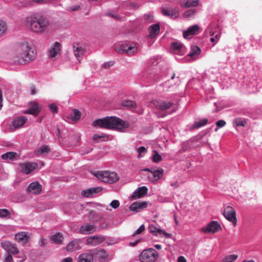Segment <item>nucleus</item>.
<instances>
[{"label": "nucleus", "instance_id": "obj_1", "mask_svg": "<svg viewBox=\"0 0 262 262\" xmlns=\"http://www.w3.org/2000/svg\"><path fill=\"white\" fill-rule=\"evenodd\" d=\"M92 125L95 127L123 132L125 129L129 127V123L114 116H107L102 119L95 120L92 123Z\"/></svg>", "mask_w": 262, "mask_h": 262}, {"label": "nucleus", "instance_id": "obj_2", "mask_svg": "<svg viewBox=\"0 0 262 262\" xmlns=\"http://www.w3.org/2000/svg\"><path fill=\"white\" fill-rule=\"evenodd\" d=\"M25 23L26 26L34 33L41 34L49 31V19L39 14H33L27 17Z\"/></svg>", "mask_w": 262, "mask_h": 262}, {"label": "nucleus", "instance_id": "obj_3", "mask_svg": "<svg viewBox=\"0 0 262 262\" xmlns=\"http://www.w3.org/2000/svg\"><path fill=\"white\" fill-rule=\"evenodd\" d=\"M35 54L28 42L18 44L15 48L13 59L21 64L29 62L35 58Z\"/></svg>", "mask_w": 262, "mask_h": 262}, {"label": "nucleus", "instance_id": "obj_4", "mask_svg": "<svg viewBox=\"0 0 262 262\" xmlns=\"http://www.w3.org/2000/svg\"><path fill=\"white\" fill-rule=\"evenodd\" d=\"M93 174L99 180L106 183H114L119 179L117 174L115 172L98 171Z\"/></svg>", "mask_w": 262, "mask_h": 262}, {"label": "nucleus", "instance_id": "obj_5", "mask_svg": "<svg viewBox=\"0 0 262 262\" xmlns=\"http://www.w3.org/2000/svg\"><path fill=\"white\" fill-rule=\"evenodd\" d=\"M141 262H154L159 257L158 253L153 248L144 250L139 256Z\"/></svg>", "mask_w": 262, "mask_h": 262}, {"label": "nucleus", "instance_id": "obj_6", "mask_svg": "<svg viewBox=\"0 0 262 262\" xmlns=\"http://www.w3.org/2000/svg\"><path fill=\"white\" fill-rule=\"evenodd\" d=\"M114 49L119 53H126L128 55H132L136 52L137 48L135 46L130 47L127 44L116 43L114 45Z\"/></svg>", "mask_w": 262, "mask_h": 262}, {"label": "nucleus", "instance_id": "obj_7", "mask_svg": "<svg viewBox=\"0 0 262 262\" xmlns=\"http://www.w3.org/2000/svg\"><path fill=\"white\" fill-rule=\"evenodd\" d=\"M223 214L227 220L232 223L234 226L236 225V212L234 208L230 206H226L223 211Z\"/></svg>", "mask_w": 262, "mask_h": 262}, {"label": "nucleus", "instance_id": "obj_8", "mask_svg": "<svg viewBox=\"0 0 262 262\" xmlns=\"http://www.w3.org/2000/svg\"><path fill=\"white\" fill-rule=\"evenodd\" d=\"M19 167L21 172L28 174L37 168L38 164L36 162H27L19 163Z\"/></svg>", "mask_w": 262, "mask_h": 262}, {"label": "nucleus", "instance_id": "obj_9", "mask_svg": "<svg viewBox=\"0 0 262 262\" xmlns=\"http://www.w3.org/2000/svg\"><path fill=\"white\" fill-rule=\"evenodd\" d=\"M1 245L2 247L8 254L15 255L19 253V251L15 244L12 243L9 241H5L2 242Z\"/></svg>", "mask_w": 262, "mask_h": 262}, {"label": "nucleus", "instance_id": "obj_10", "mask_svg": "<svg viewBox=\"0 0 262 262\" xmlns=\"http://www.w3.org/2000/svg\"><path fill=\"white\" fill-rule=\"evenodd\" d=\"M221 228L220 224L216 221H211L206 227L202 229L205 233H214Z\"/></svg>", "mask_w": 262, "mask_h": 262}, {"label": "nucleus", "instance_id": "obj_11", "mask_svg": "<svg viewBox=\"0 0 262 262\" xmlns=\"http://www.w3.org/2000/svg\"><path fill=\"white\" fill-rule=\"evenodd\" d=\"M61 44L59 42H55L49 50V57L51 58H56L61 54Z\"/></svg>", "mask_w": 262, "mask_h": 262}, {"label": "nucleus", "instance_id": "obj_12", "mask_svg": "<svg viewBox=\"0 0 262 262\" xmlns=\"http://www.w3.org/2000/svg\"><path fill=\"white\" fill-rule=\"evenodd\" d=\"M41 107L36 101H33L29 103V108L25 113L30 115H38L41 112Z\"/></svg>", "mask_w": 262, "mask_h": 262}, {"label": "nucleus", "instance_id": "obj_13", "mask_svg": "<svg viewBox=\"0 0 262 262\" xmlns=\"http://www.w3.org/2000/svg\"><path fill=\"white\" fill-rule=\"evenodd\" d=\"M28 121V118L25 116H20L15 118L12 122V130L22 127Z\"/></svg>", "mask_w": 262, "mask_h": 262}, {"label": "nucleus", "instance_id": "obj_14", "mask_svg": "<svg viewBox=\"0 0 262 262\" xmlns=\"http://www.w3.org/2000/svg\"><path fill=\"white\" fill-rule=\"evenodd\" d=\"M95 250H91L81 254L78 257V262H94Z\"/></svg>", "mask_w": 262, "mask_h": 262}, {"label": "nucleus", "instance_id": "obj_15", "mask_svg": "<svg viewBox=\"0 0 262 262\" xmlns=\"http://www.w3.org/2000/svg\"><path fill=\"white\" fill-rule=\"evenodd\" d=\"M105 239L104 236L102 235H95L89 237L86 240V244L92 246H96L103 242Z\"/></svg>", "mask_w": 262, "mask_h": 262}, {"label": "nucleus", "instance_id": "obj_16", "mask_svg": "<svg viewBox=\"0 0 262 262\" xmlns=\"http://www.w3.org/2000/svg\"><path fill=\"white\" fill-rule=\"evenodd\" d=\"M73 50L75 57L80 62L82 58V56L85 52L84 49L79 43H74L73 45Z\"/></svg>", "mask_w": 262, "mask_h": 262}, {"label": "nucleus", "instance_id": "obj_17", "mask_svg": "<svg viewBox=\"0 0 262 262\" xmlns=\"http://www.w3.org/2000/svg\"><path fill=\"white\" fill-rule=\"evenodd\" d=\"M149 232L155 236H158L162 234L165 237L170 238L172 236L171 233H167L165 231H163L159 228L156 227L155 225H150L148 227Z\"/></svg>", "mask_w": 262, "mask_h": 262}, {"label": "nucleus", "instance_id": "obj_18", "mask_svg": "<svg viewBox=\"0 0 262 262\" xmlns=\"http://www.w3.org/2000/svg\"><path fill=\"white\" fill-rule=\"evenodd\" d=\"M147 202H135L129 206V209L132 211L140 212L147 206Z\"/></svg>", "mask_w": 262, "mask_h": 262}, {"label": "nucleus", "instance_id": "obj_19", "mask_svg": "<svg viewBox=\"0 0 262 262\" xmlns=\"http://www.w3.org/2000/svg\"><path fill=\"white\" fill-rule=\"evenodd\" d=\"M41 188L42 186L38 182H34L29 184L27 190L30 193L38 194L41 192Z\"/></svg>", "mask_w": 262, "mask_h": 262}, {"label": "nucleus", "instance_id": "obj_20", "mask_svg": "<svg viewBox=\"0 0 262 262\" xmlns=\"http://www.w3.org/2000/svg\"><path fill=\"white\" fill-rule=\"evenodd\" d=\"M81 240L80 239H75L70 242L66 247L68 251L73 252L81 248L80 244Z\"/></svg>", "mask_w": 262, "mask_h": 262}, {"label": "nucleus", "instance_id": "obj_21", "mask_svg": "<svg viewBox=\"0 0 262 262\" xmlns=\"http://www.w3.org/2000/svg\"><path fill=\"white\" fill-rule=\"evenodd\" d=\"M102 190V188L99 187H92L82 191L81 194L83 196L86 198H90L93 196L95 194L99 193Z\"/></svg>", "mask_w": 262, "mask_h": 262}, {"label": "nucleus", "instance_id": "obj_22", "mask_svg": "<svg viewBox=\"0 0 262 262\" xmlns=\"http://www.w3.org/2000/svg\"><path fill=\"white\" fill-rule=\"evenodd\" d=\"M95 226L94 225L85 224L80 226L79 232L82 234H89L95 231Z\"/></svg>", "mask_w": 262, "mask_h": 262}, {"label": "nucleus", "instance_id": "obj_23", "mask_svg": "<svg viewBox=\"0 0 262 262\" xmlns=\"http://www.w3.org/2000/svg\"><path fill=\"white\" fill-rule=\"evenodd\" d=\"M153 103L156 107L163 111L169 109L173 105L171 102L161 100H154Z\"/></svg>", "mask_w": 262, "mask_h": 262}, {"label": "nucleus", "instance_id": "obj_24", "mask_svg": "<svg viewBox=\"0 0 262 262\" xmlns=\"http://www.w3.org/2000/svg\"><path fill=\"white\" fill-rule=\"evenodd\" d=\"M148 189L145 186H142L136 189L132 194V198L137 199L142 198L147 194Z\"/></svg>", "mask_w": 262, "mask_h": 262}, {"label": "nucleus", "instance_id": "obj_25", "mask_svg": "<svg viewBox=\"0 0 262 262\" xmlns=\"http://www.w3.org/2000/svg\"><path fill=\"white\" fill-rule=\"evenodd\" d=\"M199 30V27L194 25L189 27L186 31L183 32V35L185 38H188L189 36L197 34Z\"/></svg>", "mask_w": 262, "mask_h": 262}, {"label": "nucleus", "instance_id": "obj_26", "mask_svg": "<svg viewBox=\"0 0 262 262\" xmlns=\"http://www.w3.org/2000/svg\"><path fill=\"white\" fill-rule=\"evenodd\" d=\"M151 173L152 174V178H150L148 177V178L151 182H155L159 180H160L163 174V170L161 168H158L157 169H154L152 171H151Z\"/></svg>", "mask_w": 262, "mask_h": 262}, {"label": "nucleus", "instance_id": "obj_27", "mask_svg": "<svg viewBox=\"0 0 262 262\" xmlns=\"http://www.w3.org/2000/svg\"><path fill=\"white\" fill-rule=\"evenodd\" d=\"M15 237L16 240L18 242L21 243L23 244H26L28 241L29 238V236L27 233L25 232H21L16 233Z\"/></svg>", "mask_w": 262, "mask_h": 262}, {"label": "nucleus", "instance_id": "obj_28", "mask_svg": "<svg viewBox=\"0 0 262 262\" xmlns=\"http://www.w3.org/2000/svg\"><path fill=\"white\" fill-rule=\"evenodd\" d=\"M160 30L158 24H154L149 27V34L148 36L149 38H152L156 37L159 33Z\"/></svg>", "mask_w": 262, "mask_h": 262}, {"label": "nucleus", "instance_id": "obj_29", "mask_svg": "<svg viewBox=\"0 0 262 262\" xmlns=\"http://www.w3.org/2000/svg\"><path fill=\"white\" fill-rule=\"evenodd\" d=\"M121 105L127 109L132 110L136 108L137 104L134 101L128 99L123 100L121 102Z\"/></svg>", "mask_w": 262, "mask_h": 262}, {"label": "nucleus", "instance_id": "obj_30", "mask_svg": "<svg viewBox=\"0 0 262 262\" xmlns=\"http://www.w3.org/2000/svg\"><path fill=\"white\" fill-rule=\"evenodd\" d=\"M2 159L4 160H14L17 159L18 157L17 154L15 152L9 151L4 154H3L1 156Z\"/></svg>", "mask_w": 262, "mask_h": 262}, {"label": "nucleus", "instance_id": "obj_31", "mask_svg": "<svg viewBox=\"0 0 262 262\" xmlns=\"http://www.w3.org/2000/svg\"><path fill=\"white\" fill-rule=\"evenodd\" d=\"M94 254H96L97 255V257L99 259L102 260L103 261H107L108 254V253L104 251V250H97L95 249Z\"/></svg>", "mask_w": 262, "mask_h": 262}, {"label": "nucleus", "instance_id": "obj_32", "mask_svg": "<svg viewBox=\"0 0 262 262\" xmlns=\"http://www.w3.org/2000/svg\"><path fill=\"white\" fill-rule=\"evenodd\" d=\"M171 48L175 54H180L183 48V45L179 41H174L171 42Z\"/></svg>", "mask_w": 262, "mask_h": 262}, {"label": "nucleus", "instance_id": "obj_33", "mask_svg": "<svg viewBox=\"0 0 262 262\" xmlns=\"http://www.w3.org/2000/svg\"><path fill=\"white\" fill-rule=\"evenodd\" d=\"M81 116H63V119L70 124H74L80 119Z\"/></svg>", "mask_w": 262, "mask_h": 262}, {"label": "nucleus", "instance_id": "obj_34", "mask_svg": "<svg viewBox=\"0 0 262 262\" xmlns=\"http://www.w3.org/2000/svg\"><path fill=\"white\" fill-rule=\"evenodd\" d=\"M247 120L242 118H236L233 121V124L234 127L242 126L244 127L246 125Z\"/></svg>", "mask_w": 262, "mask_h": 262}, {"label": "nucleus", "instance_id": "obj_35", "mask_svg": "<svg viewBox=\"0 0 262 262\" xmlns=\"http://www.w3.org/2000/svg\"><path fill=\"white\" fill-rule=\"evenodd\" d=\"M200 48L196 46H194L191 47V51L188 55L191 57L192 59H195V56L198 55L200 54Z\"/></svg>", "mask_w": 262, "mask_h": 262}, {"label": "nucleus", "instance_id": "obj_36", "mask_svg": "<svg viewBox=\"0 0 262 262\" xmlns=\"http://www.w3.org/2000/svg\"><path fill=\"white\" fill-rule=\"evenodd\" d=\"M207 122L208 119L206 118L198 120L194 122L192 127L193 128H199L205 126L207 123Z\"/></svg>", "mask_w": 262, "mask_h": 262}, {"label": "nucleus", "instance_id": "obj_37", "mask_svg": "<svg viewBox=\"0 0 262 262\" xmlns=\"http://www.w3.org/2000/svg\"><path fill=\"white\" fill-rule=\"evenodd\" d=\"M63 238L62 235L60 233H57L51 237V239L53 242L56 244H62Z\"/></svg>", "mask_w": 262, "mask_h": 262}, {"label": "nucleus", "instance_id": "obj_38", "mask_svg": "<svg viewBox=\"0 0 262 262\" xmlns=\"http://www.w3.org/2000/svg\"><path fill=\"white\" fill-rule=\"evenodd\" d=\"M237 258V255L236 254H230L224 257L221 262H233Z\"/></svg>", "mask_w": 262, "mask_h": 262}, {"label": "nucleus", "instance_id": "obj_39", "mask_svg": "<svg viewBox=\"0 0 262 262\" xmlns=\"http://www.w3.org/2000/svg\"><path fill=\"white\" fill-rule=\"evenodd\" d=\"M198 3L199 0H187V1L183 5V7L185 8L190 7H195L198 5Z\"/></svg>", "mask_w": 262, "mask_h": 262}, {"label": "nucleus", "instance_id": "obj_40", "mask_svg": "<svg viewBox=\"0 0 262 262\" xmlns=\"http://www.w3.org/2000/svg\"><path fill=\"white\" fill-rule=\"evenodd\" d=\"M50 151V149L47 145H43L36 150L37 155H42L45 153H48Z\"/></svg>", "mask_w": 262, "mask_h": 262}, {"label": "nucleus", "instance_id": "obj_41", "mask_svg": "<svg viewBox=\"0 0 262 262\" xmlns=\"http://www.w3.org/2000/svg\"><path fill=\"white\" fill-rule=\"evenodd\" d=\"M152 160L154 162L158 163L162 160L161 156L156 150L153 151Z\"/></svg>", "mask_w": 262, "mask_h": 262}, {"label": "nucleus", "instance_id": "obj_42", "mask_svg": "<svg viewBox=\"0 0 262 262\" xmlns=\"http://www.w3.org/2000/svg\"><path fill=\"white\" fill-rule=\"evenodd\" d=\"M10 212L7 209H0V218H9Z\"/></svg>", "mask_w": 262, "mask_h": 262}, {"label": "nucleus", "instance_id": "obj_43", "mask_svg": "<svg viewBox=\"0 0 262 262\" xmlns=\"http://www.w3.org/2000/svg\"><path fill=\"white\" fill-rule=\"evenodd\" d=\"M138 154V157L139 158H142L147 152V149L144 146H140L137 149Z\"/></svg>", "mask_w": 262, "mask_h": 262}, {"label": "nucleus", "instance_id": "obj_44", "mask_svg": "<svg viewBox=\"0 0 262 262\" xmlns=\"http://www.w3.org/2000/svg\"><path fill=\"white\" fill-rule=\"evenodd\" d=\"M179 15V10L177 8L170 9V17L172 18H175L178 17Z\"/></svg>", "mask_w": 262, "mask_h": 262}, {"label": "nucleus", "instance_id": "obj_45", "mask_svg": "<svg viewBox=\"0 0 262 262\" xmlns=\"http://www.w3.org/2000/svg\"><path fill=\"white\" fill-rule=\"evenodd\" d=\"M7 25L5 22L0 20V36H2L6 31Z\"/></svg>", "mask_w": 262, "mask_h": 262}, {"label": "nucleus", "instance_id": "obj_46", "mask_svg": "<svg viewBox=\"0 0 262 262\" xmlns=\"http://www.w3.org/2000/svg\"><path fill=\"white\" fill-rule=\"evenodd\" d=\"M101 138L108 139V136L103 133L101 134H94L93 136V140L94 141H97Z\"/></svg>", "mask_w": 262, "mask_h": 262}, {"label": "nucleus", "instance_id": "obj_47", "mask_svg": "<svg viewBox=\"0 0 262 262\" xmlns=\"http://www.w3.org/2000/svg\"><path fill=\"white\" fill-rule=\"evenodd\" d=\"M195 13V10L194 9H190L186 11L184 13V17L185 18H190L193 16Z\"/></svg>", "mask_w": 262, "mask_h": 262}, {"label": "nucleus", "instance_id": "obj_48", "mask_svg": "<svg viewBox=\"0 0 262 262\" xmlns=\"http://www.w3.org/2000/svg\"><path fill=\"white\" fill-rule=\"evenodd\" d=\"M49 107L51 112L52 114H57L58 113V107L55 103H51L49 105Z\"/></svg>", "mask_w": 262, "mask_h": 262}, {"label": "nucleus", "instance_id": "obj_49", "mask_svg": "<svg viewBox=\"0 0 262 262\" xmlns=\"http://www.w3.org/2000/svg\"><path fill=\"white\" fill-rule=\"evenodd\" d=\"M110 205L113 208L117 209L119 207L120 203L118 200H114L111 202Z\"/></svg>", "mask_w": 262, "mask_h": 262}, {"label": "nucleus", "instance_id": "obj_50", "mask_svg": "<svg viewBox=\"0 0 262 262\" xmlns=\"http://www.w3.org/2000/svg\"><path fill=\"white\" fill-rule=\"evenodd\" d=\"M145 230V227L144 225H142L140 227L136 230L135 232L132 234V236H134L136 234H139L141 233Z\"/></svg>", "mask_w": 262, "mask_h": 262}, {"label": "nucleus", "instance_id": "obj_51", "mask_svg": "<svg viewBox=\"0 0 262 262\" xmlns=\"http://www.w3.org/2000/svg\"><path fill=\"white\" fill-rule=\"evenodd\" d=\"M106 15L109 16L115 19L120 20L121 19V17L115 14L113 12H108L106 13Z\"/></svg>", "mask_w": 262, "mask_h": 262}, {"label": "nucleus", "instance_id": "obj_52", "mask_svg": "<svg viewBox=\"0 0 262 262\" xmlns=\"http://www.w3.org/2000/svg\"><path fill=\"white\" fill-rule=\"evenodd\" d=\"M16 257L19 258L17 262H24L26 259V256L24 253H19V255L16 256Z\"/></svg>", "mask_w": 262, "mask_h": 262}, {"label": "nucleus", "instance_id": "obj_53", "mask_svg": "<svg viewBox=\"0 0 262 262\" xmlns=\"http://www.w3.org/2000/svg\"><path fill=\"white\" fill-rule=\"evenodd\" d=\"M114 64V62L113 61H109L108 62H105L102 65V68L104 69H107L112 66H113Z\"/></svg>", "mask_w": 262, "mask_h": 262}, {"label": "nucleus", "instance_id": "obj_54", "mask_svg": "<svg viewBox=\"0 0 262 262\" xmlns=\"http://www.w3.org/2000/svg\"><path fill=\"white\" fill-rule=\"evenodd\" d=\"M226 124V122L223 120H220L216 122V125L218 128L223 127Z\"/></svg>", "mask_w": 262, "mask_h": 262}, {"label": "nucleus", "instance_id": "obj_55", "mask_svg": "<svg viewBox=\"0 0 262 262\" xmlns=\"http://www.w3.org/2000/svg\"><path fill=\"white\" fill-rule=\"evenodd\" d=\"M12 261H13L12 256H11V255L10 254L7 253V254H6V255L5 256V258L4 259V262H12Z\"/></svg>", "mask_w": 262, "mask_h": 262}, {"label": "nucleus", "instance_id": "obj_56", "mask_svg": "<svg viewBox=\"0 0 262 262\" xmlns=\"http://www.w3.org/2000/svg\"><path fill=\"white\" fill-rule=\"evenodd\" d=\"M162 13L164 15L170 17V9H166L163 8L162 10Z\"/></svg>", "mask_w": 262, "mask_h": 262}, {"label": "nucleus", "instance_id": "obj_57", "mask_svg": "<svg viewBox=\"0 0 262 262\" xmlns=\"http://www.w3.org/2000/svg\"><path fill=\"white\" fill-rule=\"evenodd\" d=\"M31 94L32 95H35L37 93L35 86L32 85L30 86Z\"/></svg>", "mask_w": 262, "mask_h": 262}, {"label": "nucleus", "instance_id": "obj_58", "mask_svg": "<svg viewBox=\"0 0 262 262\" xmlns=\"http://www.w3.org/2000/svg\"><path fill=\"white\" fill-rule=\"evenodd\" d=\"M39 245L43 247L45 246L47 244V239L45 238H41L39 242Z\"/></svg>", "mask_w": 262, "mask_h": 262}, {"label": "nucleus", "instance_id": "obj_59", "mask_svg": "<svg viewBox=\"0 0 262 262\" xmlns=\"http://www.w3.org/2000/svg\"><path fill=\"white\" fill-rule=\"evenodd\" d=\"M61 262H73V259L71 257H68L62 259Z\"/></svg>", "mask_w": 262, "mask_h": 262}, {"label": "nucleus", "instance_id": "obj_60", "mask_svg": "<svg viewBox=\"0 0 262 262\" xmlns=\"http://www.w3.org/2000/svg\"><path fill=\"white\" fill-rule=\"evenodd\" d=\"M178 262H186V260L183 256H181L179 257Z\"/></svg>", "mask_w": 262, "mask_h": 262}, {"label": "nucleus", "instance_id": "obj_61", "mask_svg": "<svg viewBox=\"0 0 262 262\" xmlns=\"http://www.w3.org/2000/svg\"><path fill=\"white\" fill-rule=\"evenodd\" d=\"M139 241H140V240L138 239V240L135 241L134 242H130L129 243V245L130 246H135L139 242Z\"/></svg>", "mask_w": 262, "mask_h": 262}, {"label": "nucleus", "instance_id": "obj_62", "mask_svg": "<svg viewBox=\"0 0 262 262\" xmlns=\"http://www.w3.org/2000/svg\"><path fill=\"white\" fill-rule=\"evenodd\" d=\"M73 114H74L73 115H81L80 112L77 109H76V108L73 109Z\"/></svg>", "mask_w": 262, "mask_h": 262}, {"label": "nucleus", "instance_id": "obj_63", "mask_svg": "<svg viewBox=\"0 0 262 262\" xmlns=\"http://www.w3.org/2000/svg\"><path fill=\"white\" fill-rule=\"evenodd\" d=\"M79 9H80V6H73V7H71V9L73 11L78 10Z\"/></svg>", "mask_w": 262, "mask_h": 262}, {"label": "nucleus", "instance_id": "obj_64", "mask_svg": "<svg viewBox=\"0 0 262 262\" xmlns=\"http://www.w3.org/2000/svg\"><path fill=\"white\" fill-rule=\"evenodd\" d=\"M130 6L132 8H139V6L137 4H135V3H131L130 4Z\"/></svg>", "mask_w": 262, "mask_h": 262}]
</instances>
